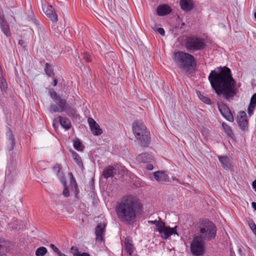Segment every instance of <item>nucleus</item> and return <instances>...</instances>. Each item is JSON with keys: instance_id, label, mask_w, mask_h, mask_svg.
I'll return each mask as SVG.
<instances>
[{"instance_id": "obj_1", "label": "nucleus", "mask_w": 256, "mask_h": 256, "mask_svg": "<svg viewBox=\"0 0 256 256\" xmlns=\"http://www.w3.org/2000/svg\"><path fill=\"white\" fill-rule=\"evenodd\" d=\"M208 80L218 96L230 102L236 95L238 91L236 82L228 67H220L212 70Z\"/></svg>"}, {"instance_id": "obj_2", "label": "nucleus", "mask_w": 256, "mask_h": 256, "mask_svg": "<svg viewBox=\"0 0 256 256\" xmlns=\"http://www.w3.org/2000/svg\"><path fill=\"white\" fill-rule=\"evenodd\" d=\"M139 204V200L136 196L132 195L124 196L116 208L118 218L123 222H132L136 217Z\"/></svg>"}, {"instance_id": "obj_3", "label": "nucleus", "mask_w": 256, "mask_h": 256, "mask_svg": "<svg viewBox=\"0 0 256 256\" xmlns=\"http://www.w3.org/2000/svg\"><path fill=\"white\" fill-rule=\"evenodd\" d=\"M173 58L180 68L186 72L191 70L193 66L196 64L194 56L191 54L182 51L174 52Z\"/></svg>"}, {"instance_id": "obj_4", "label": "nucleus", "mask_w": 256, "mask_h": 256, "mask_svg": "<svg viewBox=\"0 0 256 256\" xmlns=\"http://www.w3.org/2000/svg\"><path fill=\"white\" fill-rule=\"evenodd\" d=\"M132 130L136 138L138 140L139 144L142 146H148L150 138L144 123L134 121L132 124Z\"/></svg>"}, {"instance_id": "obj_5", "label": "nucleus", "mask_w": 256, "mask_h": 256, "mask_svg": "<svg viewBox=\"0 0 256 256\" xmlns=\"http://www.w3.org/2000/svg\"><path fill=\"white\" fill-rule=\"evenodd\" d=\"M200 228V234L196 236L202 240H210L216 236V228L212 222L206 220H203Z\"/></svg>"}, {"instance_id": "obj_6", "label": "nucleus", "mask_w": 256, "mask_h": 256, "mask_svg": "<svg viewBox=\"0 0 256 256\" xmlns=\"http://www.w3.org/2000/svg\"><path fill=\"white\" fill-rule=\"evenodd\" d=\"M184 46L188 52H193L204 49L206 46V44L204 39L192 36L186 40Z\"/></svg>"}, {"instance_id": "obj_7", "label": "nucleus", "mask_w": 256, "mask_h": 256, "mask_svg": "<svg viewBox=\"0 0 256 256\" xmlns=\"http://www.w3.org/2000/svg\"><path fill=\"white\" fill-rule=\"evenodd\" d=\"M190 250L194 256L202 255L204 252V241L200 239V237L195 236L190 244Z\"/></svg>"}, {"instance_id": "obj_8", "label": "nucleus", "mask_w": 256, "mask_h": 256, "mask_svg": "<svg viewBox=\"0 0 256 256\" xmlns=\"http://www.w3.org/2000/svg\"><path fill=\"white\" fill-rule=\"evenodd\" d=\"M176 226L171 228L170 226H166L164 222L163 223V226H160L159 228L156 230L160 234V236L163 239H167L172 234H178L176 230Z\"/></svg>"}, {"instance_id": "obj_9", "label": "nucleus", "mask_w": 256, "mask_h": 256, "mask_svg": "<svg viewBox=\"0 0 256 256\" xmlns=\"http://www.w3.org/2000/svg\"><path fill=\"white\" fill-rule=\"evenodd\" d=\"M42 9L46 16L53 22L58 21V16L54 8L51 5H49L46 2H42Z\"/></svg>"}, {"instance_id": "obj_10", "label": "nucleus", "mask_w": 256, "mask_h": 256, "mask_svg": "<svg viewBox=\"0 0 256 256\" xmlns=\"http://www.w3.org/2000/svg\"><path fill=\"white\" fill-rule=\"evenodd\" d=\"M50 96L53 100L56 102L60 108L64 112L66 108L68 106L66 100L62 99L61 97L54 90H51L50 92Z\"/></svg>"}, {"instance_id": "obj_11", "label": "nucleus", "mask_w": 256, "mask_h": 256, "mask_svg": "<svg viewBox=\"0 0 256 256\" xmlns=\"http://www.w3.org/2000/svg\"><path fill=\"white\" fill-rule=\"evenodd\" d=\"M150 180H156L157 182L162 184H164L170 182V178L163 171L158 170L152 174V175H150Z\"/></svg>"}, {"instance_id": "obj_12", "label": "nucleus", "mask_w": 256, "mask_h": 256, "mask_svg": "<svg viewBox=\"0 0 256 256\" xmlns=\"http://www.w3.org/2000/svg\"><path fill=\"white\" fill-rule=\"evenodd\" d=\"M218 110L223 116L228 121L232 122L234 120V116L229 108L224 103L218 104Z\"/></svg>"}, {"instance_id": "obj_13", "label": "nucleus", "mask_w": 256, "mask_h": 256, "mask_svg": "<svg viewBox=\"0 0 256 256\" xmlns=\"http://www.w3.org/2000/svg\"><path fill=\"white\" fill-rule=\"evenodd\" d=\"M238 122L242 130H245L247 128L248 120L247 116L244 111L240 112L238 116Z\"/></svg>"}, {"instance_id": "obj_14", "label": "nucleus", "mask_w": 256, "mask_h": 256, "mask_svg": "<svg viewBox=\"0 0 256 256\" xmlns=\"http://www.w3.org/2000/svg\"><path fill=\"white\" fill-rule=\"evenodd\" d=\"M88 122L90 126V130L94 135L100 136L102 133V131L100 128L99 125L92 118H88Z\"/></svg>"}, {"instance_id": "obj_15", "label": "nucleus", "mask_w": 256, "mask_h": 256, "mask_svg": "<svg viewBox=\"0 0 256 256\" xmlns=\"http://www.w3.org/2000/svg\"><path fill=\"white\" fill-rule=\"evenodd\" d=\"M180 4L184 10L190 11L193 8L194 4L192 0H180Z\"/></svg>"}, {"instance_id": "obj_16", "label": "nucleus", "mask_w": 256, "mask_h": 256, "mask_svg": "<svg viewBox=\"0 0 256 256\" xmlns=\"http://www.w3.org/2000/svg\"><path fill=\"white\" fill-rule=\"evenodd\" d=\"M58 119L61 125V126L66 130H68L72 127V124L70 120L66 118L61 116H58Z\"/></svg>"}, {"instance_id": "obj_17", "label": "nucleus", "mask_w": 256, "mask_h": 256, "mask_svg": "<svg viewBox=\"0 0 256 256\" xmlns=\"http://www.w3.org/2000/svg\"><path fill=\"white\" fill-rule=\"evenodd\" d=\"M116 174V170L113 166H108L106 167L103 172V176L108 179L109 178L114 176Z\"/></svg>"}, {"instance_id": "obj_18", "label": "nucleus", "mask_w": 256, "mask_h": 256, "mask_svg": "<svg viewBox=\"0 0 256 256\" xmlns=\"http://www.w3.org/2000/svg\"><path fill=\"white\" fill-rule=\"evenodd\" d=\"M170 8L166 4L160 6L157 8V14L160 16L168 14H170Z\"/></svg>"}, {"instance_id": "obj_19", "label": "nucleus", "mask_w": 256, "mask_h": 256, "mask_svg": "<svg viewBox=\"0 0 256 256\" xmlns=\"http://www.w3.org/2000/svg\"><path fill=\"white\" fill-rule=\"evenodd\" d=\"M124 248L126 252L129 254L132 255L134 252V245L132 243V240L128 238L125 239L124 243Z\"/></svg>"}, {"instance_id": "obj_20", "label": "nucleus", "mask_w": 256, "mask_h": 256, "mask_svg": "<svg viewBox=\"0 0 256 256\" xmlns=\"http://www.w3.org/2000/svg\"><path fill=\"white\" fill-rule=\"evenodd\" d=\"M152 160V156L147 153L141 154L137 157V160L140 162L148 163Z\"/></svg>"}, {"instance_id": "obj_21", "label": "nucleus", "mask_w": 256, "mask_h": 256, "mask_svg": "<svg viewBox=\"0 0 256 256\" xmlns=\"http://www.w3.org/2000/svg\"><path fill=\"white\" fill-rule=\"evenodd\" d=\"M218 158L222 166L224 169L228 170L230 168L231 164L228 157L218 156Z\"/></svg>"}, {"instance_id": "obj_22", "label": "nucleus", "mask_w": 256, "mask_h": 256, "mask_svg": "<svg viewBox=\"0 0 256 256\" xmlns=\"http://www.w3.org/2000/svg\"><path fill=\"white\" fill-rule=\"evenodd\" d=\"M104 228V226L102 224H99L96 226L95 230V234L96 239L101 242L102 241V234Z\"/></svg>"}, {"instance_id": "obj_23", "label": "nucleus", "mask_w": 256, "mask_h": 256, "mask_svg": "<svg viewBox=\"0 0 256 256\" xmlns=\"http://www.w3.org/2000/svg\"><path fill=\"white\" fill-rule=\"evenodd\" d=\"M8 140L7 141V149L10 151L12 150L14 144V140L11 132L8 133Z\"/></svg>"}, {"instance_id": "obj_24", "label": "nucleus", "mask_w": 256, "mask_h": 256, "mask_svg": "<svg viewBox=\"0 0 256 256\" xmlns=\"http://www.w3.org/2000/svg\"><path fill=\"white\" fill-rule=\"evenodd\" d=\"M0 28L4 34L8 36L10 35V30L8 24L5 21L0 23Z\"/></svg>"}, {"instance_id": "obj_25", "label": "nucleus", "mask_w": 256, "mask_h": 256, "mask_svg": "<svg viewBox=\"0 0 256 256\" xmlns=\"http://www.w3.org/2000/svg\"><path fill=\"white\" fill-rule=\"evenodd\" d=\"M70 252L74 256H90L89 254L87 252H83L81 254L76 246H72L70 248Z\"/></svg>"}, {"instance_id": "obj_26", "label": "nucleus", "mask_w": 256, "mask_h": 256, "mask_svg": "<svg viewBox=\"0 0 256 256\" xmlns=\"http://www.w3.org/2000/svg\"><path fill=\"white\" fill-rule=\"evenodd\" d=\"M68 115L70 118H74L77 116V110L75 108L66 106V109Z\"/></svg>"}, {"instance_id": "obj_27", "label": "nucleus", "mask_w": 256, "mask_h": 256, "mask_svg": "<svg viewBox=\"0 0 256 256\" xmlns=\"http://www.w3.org/2000/svg\"><path fill=\"white\" fill-rule=\"evenodd\" d=\"M72 156L75 162L79 166H82V162L81 158L76 152L74 151H72Z\"/></svg>"}, {"instance_id": "obj_28", "label": "nucleus", "mask_w": 256, "mask_h": 256, "mask_svg": "<svg viewBox=\"0 0 256 256\" xmlns=\"http://www.w3.org/2000/svg\"><path fill=\"white\" fill-rule=\"evenodd\" d=\"M48 252L47 249L44 246L38 248L36 251V256H44Z\"/></svg>"}, {"instance_id": "obj_29", "label": "nucleus", "mask_w": 256, "mask_h": 256, "mask_svg": "<svg viewBox=\"0 0 256 256\" xmlns=\"http://www.w3.org/2000/svg\"><path fill=\"white\" fill-rule=\"evenodd\" d=\"M158 220H154L148 221V223L149 224L156 225V230L159 228L160 226H163V223L164 222L162 220L161 218L160 217H158Z\"/></svg>"}, {"instance_id": "obj_30", "label": "nucleus", "mask_w": 256, "mask_h": 256, "mask_svg": "<svg viewBox=\"0 0 256 256\" xmlns=\"http://www.w3.org/2000/svg\"><path fill=\"white\" fill-rule=\"evenodd\" d=\"M222 126L225 132L230 137H232L233 135V132L230 128L226 123L223 122L222 124Z\"/></svg>"}, {"instance_id": "obj_31", "label": "nucleus", "mask_w": 256, "mask_h": 256, "mask_svg": "<svg viewBox=\"0 0 256 256\" xmlns=\"http://www.w3.org/2000/svg\"><path fill=\"white\" fill-rule=\"evenodd\" d=\"M44 72L48 76H52L53 74V70L52 67L48 63L46 64Z\"/></svg>"}, {"instance_id": "obj_32", "label": "nucleus", "mask_w": 256, "mask_h": 256, "mask_svg": "<svg viewBox=\"0 0 256 256\" xmlns=\"http://www.w3.org/2000/svg\"><path fill=\"white\" fill-rule=\"evenodd\" d=\"M74 147L78 151L82 150L84 148L82 142L78 140H76L74 141Z\"/></svg>"}, {"instance_id": "obj_33", "label": "nucleus", "mask_w": 256, "mask_h": 256, "mask_svg": "<svg viewBox=\"0 0 256 256\" xmlns=\"http://www.w3.org/2000/svg\"><path fill=\"white\" fill-rule=\"evenodd\" d=\"M50 112H51V113H53V112H62L63 111L61 110L60 108H59V106H57L56 105V104H52L50 106Z\"/></svg>"}, {"instance_id": "obj_34", "label": "nucleus", "mask_w": 256, "mask_h": 256, "mask_svg": "<svg viewBox=\"0 0 256 256\" xmlns=\"http://www.w3.org/2000/svg\"><path fill=\"white\" fill-rule=\"evenodd\" d=\"M199 98L200 100L204 104H209L211 103V100L208 97L204 96L202 94L199 96Z\"/></svg>"}, {"instance_id": "obj_35", "label": "nucleus", "mask_w": 256, "mask_h": 256, "mask_svg": "<svg viewBox=\"0 0 256 256\" xmlns=\"http://www.w3.org/2000/svg\"><path fill=\"white\" fill-rule=\"evenodd\" d=\"M50 248L52 249V250L58 256H62L64 254L62 253L60 250L56 247L54 244H50Z\"/></svg>"}, {"instance_id": "obj_36", "label": "nucleus", "mask_w": 256, "mask_h": 256, "mask_svg": "<svg viewBox=\"0 0 256 256\" xmlns=\"http://www.w3.org/2000/svg\"><path fill=\"white\" fill-rule=\"evenodd\" d=\"M83 58L85 60L86 62H89L91 61V58L90 55L86 52H84L83 54Z\"/></svg>"}, {"instance_id": "obj_37", "label": "nucleus", "mask_w": 256, "mask_h": 256, "mask_svg": "<svg viewBox=\"0 0 256 256\" xmlns=\"http://www.w3.org/2000/svg\"><path fill=\"white\" fill-rule=\"evenodd\" d=\"M54 172L58 176L61 170V168L59 165H56L53 168Z\"/></svg>"}, {"instance_id": "obj_38", "label": "nucleus", "mask_w": 256, "mask_h": 256, "mask_svg": "<svg viewBox=\"0 0 256 256\" xmlns=\"http://www.w3.org/2000/svg\"><path fill=\"white\" fill-rule=\"evenodd\" d=\"M251 105L256 106V93L254 94L251 98L250 102Z\"/></svg>"}, {"instance_id": "obj_39", "label": "nucleus", "mask_w": 256, "mask_h": 256, "mask_svg": "<svg viewBox=\"0 0 256 256\" xmlns=\"http://www.w3.org/2000/svg\"><path fill=\"white\" fill-rule=\"evenodd\" d=\"M254 107L255 106L254 105H251L250 104L249 105L248 108V112L249 115H252L253 114V110Z\"/></svg>"}, {"instance_id": "obj_40", "label": "nucleus", "mask_w": 256, "mask_h": 256, "mask_svg": "<svg viewBox=\"0 0 256 256\" xmlns=\"http://www.w3.org/2000/svg\"><path fill=\"white\" fill-rule=\"evenodd\" d=\"M63 195L65 197H68L70 195L69 190L67 188H65L63 190Z\"/></svg>"}, {"instance_id": "obj_41", "label": "nucleus", "mask_w": 256, "mask_h": 256, "mask_svg": "<svg viewBox=\"0 0 256 256\" xmlns=\"http://www.w3.org/2000/svg\"><path fill=\"white\" fill-rule=\"evenodd\" d=\"M158 32L162 36H164L165 34V31L163 28H158Z\"/></svg>"}, {"instance_id": "obj_42", "label": "nucleus", "mask_w": 256, "mask_h": 256, "mask_svg": "<svg viewBox=\"0 0 256 256\" xmlns=\"http://www.w3.org/2000/svg\"><path fill=\"white\" fill-rule=\"evenodd\" d=\"M146 168L148 170H152L154 168V166L151 164H146Z\"/></svg>"}, {"instance_id": "obj_43", "label": "nucleus", "mask_w": 256, "mask_h": 256, "mask_svg": "<svg viewBox=\"0 0 256 256\" xmlns=\"http://www.w3.org/2000/svg\"><path fill=\"white\" fill-rule=\"evenodd\" d=\"M252 186L254 190L256 192V180H255L252 183Z\"/></svg>"}, {"instance_id": "obj_44", "label": "nucleus", "mask_w": 256, "mask_h": 256, "mask_svg": "<svg viewBox=\"0 0 256 256\" xmlns=\"http://www.w3.org/2000/svg\"><path fill=\"white\" fill-rule=\"evenodd\" d=\"M5 21L4 20V15L3 14H0V23H2V22Z\"/></svg>"}, {"instance_id": "obj_45", "label": "nucleus", "mask_w": 256, "mask_h": 256, "mask_svg": "<svg viewBox=\"0 0 256 256\" xmlns=\"http://www.w3.org/2000/svg\"><path fill=\"white\" fill-rule=\"evenodd\" d=\"M84 0L85 1V2L88 4H90L93 2V0Z\"/></svg>"}, {"instance_id": "obj_46", "label": "nucleus", "mask_w": 256, "mask_h": 256, "mask_svg": "<svg viewBox=\"0 0 256 256\" xmlns=\"http://www.w3.org/2000/svg\"><path fill=\"white\" fill-rule=\"evenodd\" d=\"M252 206L256 210V202H252Z\"/></svg>"}, {"instance_id": "obj_47", "label": "nucleus", "mask_w": 256, "mask_h": 256, "mask_svg": "<svg viewBox=\"0 0 256 256\" xmlns=\"http://www.w3.org/2000/svg\"><path fill=\"white\" fill-rule=\"evenodd\" d=\"M24 42L22 40H18V44H20V46H22V44H24Z\"/></svg>"}, {"instance_id": "obj_48", "label": "nucleus", "mask_w": 256, "mask_h": 256, "mask_svg": "<svg viewBox=\"0 0 256 256\" xmlns=\"http://www.w3.org/2000/svg\"><path fill=\"white\" fill-rule=\"evenodd\" d=\"M54 86H56L57 84H58V80L56 78H54Z\"/></svg>"}, {"instance_id": "obj_49", "label": "nucleus", "mask_w": 256, "mask_h": 256, "mask_svg": "<svg viewBox=\"0 0 256 256\" xmlns=\"http://www.w3.org/2000/svg\"><path fill=\"white\" fill-rule=\"evenodd\" d=\"M0 14H3L2 11V10L0 8Z\"/></svg>"}, {"instance_id": "obj_50", "label": "nucleus", "mask_w": 256, "mask_h": 256, "mask_svg": "<svg viewBox=\"0 0 256 256\" xmlns=\"http://www.w3.org/2000/svg\"><path fill=\"white\" fill-rule=\"evenodd\" d=\"M0 14H3L2 11V10L0 8Z\"/></svg>"}, {"instance_id": "obj_51", "label": "nucleus", "mask_w": 256, "mask_h": 256, "mask_svg": "<svg viewBox=\"0 0 256 256\" xmlns=\"http://www.w3.org/2000/svg\"><path fill=\"white\" fill-rule=\"evenodd\" d=\"M254 16L255 18L256 19V12H254Z\"/></svg>"}, {"instance_id": "obj_52", "label": "nucleus", "mask_w": 256, "mask_h": 256, "mask_svg": "<svg viewBox=\"0 0 256 256\" xmlns=\"http://www.w3.org/2000/svg\"><path fill=\"white\" fill-rule=\"evenodd\" d=\"M62 256H67V255L65 254H64Z\"/></svg>"}, {"instance_id": "obj_53", "label": "nucleus", "mask_w": 256, "mask_h": 256, "mask_svg": "<svg viewBox=\"0 0 256 256\" xmlns=\"http://www.w3.org/2000/svg\"><path fill=\"white\" fill-rule=\"evenodd\" d=\"M173 180H176L177 179L176 178H173Z\"/></svg>"}]
</instances>
